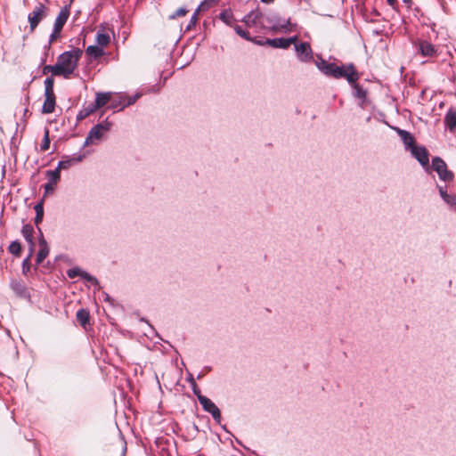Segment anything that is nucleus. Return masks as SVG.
Instances as JSON below:
<instances>
[{
    "instance_id": "nucleus-1",
    "label": "nucleus",
    "mask_w": 456,
    "mask_h": 456,
    "mask_svg": "<svg viewBox=\"0 0 456 456\" xmlns=\"http://www.w3.org/2000/svg\"><path fill=\"white\" fill-rule=\"evenodd\" d=\"M315 65L322 74L330 77L336 79L346 78L348 83L355 82L360 78V74L353 63L338 66L336 63L328 62L320 57L315 61Z\"/></svg>"
},
{
    "instance_id": "nucleus-2",
    "label": "nucleus",
    "mask_w": 456,
    "mask_h": 456,
    "mask_svg": "<svg viewBox=\"0 0 456 456\" xmlns=\"http://www.w3.org/2000/svg\"><path fill=\"white\" fill-rule=\"evenodd\" d=\"M82 54L83 51L80 48H74L59 55L56 64L62 77L68 78L74 73Z\"/></svg>"
},
{
    "instance_id": "nucleus-3",
    "label": "nucleus",
    "mask_w": 456,
    "mask_h": 456,
    "mask_svg": "<svg viewBox=\"0 0 456 456\" xmlns=\"http://www.w3.org/2000/svg\"><path fill=\"white\" fill-rule=\"evenodd\" d=\"M112 124L108 119L94 126L87 134L83 148L92 144H98L106 136Z\"/></svg>"
},
{
    "instance_id": "nucleus-4",
    "label": "nucleus",
    "mask_w": 456,
    "mask_h": 456,
    "mask_svg": "<svg viewBox=\"0 0 456 456\" xmlns=\"http://www.w3.org/2000/svg\"><path fill=\"white\" fill-rule=\"evenodd\" d=\"M265 22L267 26L265 30H271L273 33L291 32L293 26L289 19L281 18L276 13L265 15Z\"/></svg>"
},
{
    "instance_id": "nucleus-5",
    "label": "nucleus",
    "mask_w": 456,
    "mask_h": 456,
    "mask_svg": "<svg viewBox=\"0 0 456 456\" xmlns=\"http://www.w3.org/2000/svg\"><path fill=\"white\" fill-rule=\"evenodd\" d=\"M241 21L248 28H256L261 30L266 29L265 22V14L258 9H255L247 13Z\"/></svg>"
},
{
    "instance_id": "nucleus-6",
    "label": "nucleus",
    "mask_w": 456,
    "mask_h": 456,
    "mask_svg": "<svg viewBox=\"0 0 456 456\" xmlns=\"http://www.w3.org/2000/svg\"><path fill=\"white\" fill-rule=\"evenodd\" d=\"M142 93H136L132 96L126 95L125 94H118L115 98L111 100L110 108L124 110L126 107L133 105L135 102L141 98Z\"/></svg>"
},
{
    "instance_id": "nucleus-7",
    "label": "nucleus",
    "mask_w": 456,
    "mask_h": 456,
    "mask_svg": "<svg viewBox=\"0 0 456 456\" xmlns=\"http://www.w3.org/2000/svg\"><path fill=\"white\" fill-rule=\"evenodd\" d=\"M432 169H434L439 178L444 182H450L453 179L452 172L448 170L446 163L440 157L433 158Z\"/></svg>"
},
{
    "instance_id": "nucleus-8",
    "label": "nucleus",
    "mask_w": 456,
    "mask_h": 456,
    "mask_svg": "<svg viewBox=\"0 0 456 456\" xmlns=\"http://www.w3.org/2000/svg\"><path fill=\"white\" fill-rule=\"evenodd\" d=\"M47 8L45 4L38 3L34 10L28 13V20L29 22L30 30L33 31L40 23V21L46 17Z\"/></svg>"
},
{
    "instance_id": "nucleus-9",
    "label": "nucleus",
    "mask_w": 456,
    "mask_h": 456,
    "mask_svg": "<svg viewBox=\"0 0 456 456\" xmlns=\"http://www.w3.org/2000/svg\"><path fill=\"white\" fill-rule=\"evenodd\" d=\"M199 403L203 410L211 414L214 420L220 424L222 416L219 408L207 396L199 395Z\"/></svg>"
},
{
    "instance_id": "nucleus-10",
    "label": "nucleus",
    "mask_w": 456,
    "mask_h": 456,
    "mask_svg": "<svg viewBox=\"0 0 456 456\" xmlns=\"http://www.w3.org/2000/svg\"><path fill=\"white\" fill-rule=\"evenodd\" d=\"M297 59L302 62H310L314 59L313 50L308 42H301L295 45Z\"/></svg>"
},
{
    "instance_id": "nucleus-11",
    "label": "nucleus",
    "mask_w": 456,
    "mask_h": 456,
    "mask_svg": "<svg viewBox=\"0 0 456 456\" xmlns=\"http://www.w3.org/2000/svg\"><path fill=\"white\" fill-rule=\"evenodd\" d=\"M67 275L70 279H74V278L79 276L82 279H84L85 281L90 282L91 285L99 288L98 280L94 276L91 275L90 273H88L87 272L82 270L81 268H79L77 266L69 269L67 271Z\"/></svg>"
},
{
    "instance_id": "nucleus-12",
    "label": "nucleus",
    "mask_w": 456,
    "mask_h": 456,
    "mask_svg": "<svg viewBox=\"0 0 456 456\" xmlns=\"http://www.w3.org/2000/svg\"><path fill=\"white\" fill-rule=\"evenodd\" d=\"M410 151H411V155L419 162V164L422 167H427V169L429 168V167H428V162H429L428 152L425 147L415 145L414 147H412V149Z\"/></svg>"
},
{
    "instance_id": "nucleus-13",
    "label": "nucleus",
    "mask_w": 456,
    "mask_h": 456,
    "mask_svg": "<svg viewBox=\"0 0 456 456\" xmlns=\"http://www.w3.org/2000/svg\"><path fill=\"white\" fill-rule=\"evenodd\" d=\"M86 157L85 154L76 153L73 154L71 157L66 156L61 160L58 162V169L61 170H66L69 169L73 165L81 162L84 158Z\"/></svg>"
},
{
    "instance_id": "nucleus-14",
    "label": "nucleus",
    "mask_w": 456,
    "mask_h": 456,
    "mask_svg": "<svg viewBox=\"0 0 456 456\" xmlns=\"http://www.w3.org/2000/svg\"><path fill=\"white\" fill-rule=\"evenodd\" d=\"M37 229L39 232V239H38L39 250L37 255L36 263H37V265H40L45 260V258L48 256L49 247H48L47 241L44 238L41 229L39 227H37Z\"/></svg>"
},
{
    "instance_id": "nucleus-15",
    "label": "nucleus",
    "mask_w": 456,
    "mask_h": 456,
    "mask_svg": "<svg viewBox=\"0 0 456 456\" xmlns=\"http://www.w3.org/2000/svg\"><path fill=\"white\" fill-rule=\"evenodd\" d=\"M437 189L441 198L446 203L449 209L456 212V194L448 193L447 186L437 185Z\"/></svg>"
},
{
    "instance_id": "nucleus-16",
    "label": "nucleus",
    "mask_w": 456,
    "mask_h": 456,
    "mask_svg": "<svg viewBox=\"0 0 456 456\" xmlns=\"http://www.w3.org/2000/svg\"><path fill=\"white\" fill-rule=\"evenodd\" d=\"M55 94L54 92H45V102L42 107V113L50 114L54 111Z\"/></svg>"
},
{
    "instance_id": "nucleus-17",
    "label": "nucleus",
    "mask_w": 456,
    "mask_h": 456,
    "mask_svg": "<svg viewBox=\"0 0 456 456\" xmlns=\"http://www.w3.org/2000/svg\"><path fill=\"white\" fill-rule=\"evenodd\" d=\"M21 233H22L24 239L26 240V241L28 243L30 256H32L34 253V250H35V242L33 240V233H34L33 226L28 224H24L21 229Z\"/></svg>"
},
{
    "instance_id": "nucleus-18",
    "label": "nucleus",
    "mask_w": 456,
    "mask_h": 456,
    "mask_svg": "<svg viewBox=\"0 0 456 456\" xmlns=\"http://www.w3.org/2000/svg\"><path fill=\"white\" fill-rule=\"evenodd\" d=\"M69 7L65 5L55 19L53 28L55 30H61L69 16Z\"/></svg>"
},
{
    "instance_id": "nucleus-19",
    "label": "nucleus",
    "mask_w": 456,
    "mask_h": 456,
    "mask_svg": "<svg viewBox=\"0 0 456 456\" xmlns=\"http://www.w3.org/2000/svg\"><path fill=\"white\" fill-rule=\"evenodd\" d=\"M419 51L424 57H433L437 54L435 45L425 40L419 42Z\"/></svg>"
},
{
    "instance_id": "nucleus-20",
    "label": "nucleus",
    "mask_w": 456,
    "mask_h": 456,
    "mask_svg": "<svg viewBox=\"0 0 456 456\" xmlns=\"http://www.w3.org/2000/svg\"><path fill=\"white\" fill-rule=\"evenodd\" d=\"M11 289L12 291L20 297H28L29 293L27 289L26 285L22 281L13 280L11 282Z\"/></svg>"
},
{
    "instance_id": "nucleus-21",
    "label": "nucleus",
    "mask_w": 456,
    "mask_h": 456,
    "mask_svg": "<svg viewBox=\"0 0 456 456\" xmlns=\"http://www.w3.org/2000/svg\"><path fill=\"white\" fill-rule=\"evenodd\" d=\"M445 126L451 133H456V110L450 108L444 117Z\"/></svg>"
},
{
    "instance_id": "nucleus-22",
    "label": "nucleus",
    "mask_w": 456,
    "mask_h": 456,
    "mask_svg": "<svg viewBox=\"0 0 456 456\" xmlns=\"http://www.w3.org/2000/svg\"><path fill=\"white\" fill-rule=\"evenodd\" d=\"M397 133L401 137L406 150L411 151L412 147L416 145L415 139L410 132L398 128Z\"/></svg>"
},
{
    "instance_id": "nucleus-23",
    "label": "nucleus",
    "mask_w": 456,
    "mask_h": 456,
    "mask_svg": "<svg viewBox=\"0 0 456 456\" xmlns=\"http://www.w3.org/2000/svg\"><path fill=\"white\" fill-rule=\"evenodd\" d=\"M218 18L220 20H222L225 25L229 27L233 28L236 25L235 23L237 20L235 19L234 14L230 8L223 10L219 13Z\"/></svg>"
},
{
    "instance_id": "nucleus-24",
    "label": "nucleus",
    "mask_w": 456,
    "mask_h": 456,
    "mask_svg": "<svg viewBox=\"0 0 456 456\" xmlns=\"http://www.w3.org/2000/svg\"><path fill=\"white\" fill-rule=\"evenodd\" d=\"M356 82L357 81L353 82V83H348V84L351 85V86L354 89V93H353L354 96L362 101L360 105L362 107H363V102H365L366 97H367V91L362 86L357 84Z\"/></svg>"
},
{
    "instance_id": "nucleus-25",
    "label": "nucleus",
    "mask_w": 456,
    "mask_h": 456,
    "mask_svg": "<svg viewBox=\"0 0 456 456\" xmlns=\"http://www.w3.org/2000/svg\"><path fill=\"white\" fill-rule=\"evenodd\" d=\"M110 93H97L94 103H92L94 109L98 110L105 106L110 101H111Z\"/></svg>"
},
{
    "instance_id": "nucleus-26",
    "label": "nucleus",
    "mask_w": 456,
    "mask_h": 456,
    "mask_svg": "<svg viewBox=\"0 0 456 456\" xmlns=\"http://www.w3.org/2000/svg\"><path fill=\"white\" fill-rule=\"evenodd\" d=\"M265 43L273 48L288 49L286 38H265Z\"/></svg>"
},
{
    "instance_id": "nucleus-27",
    "label": "nucleus",
    "mask_w": 456,
    "mask_h": 456,
    "mask_svg": "<svg viewBox=\"0 0 456 456\" xmlns=\"http://www.w3.org/2000/svg\"><path fill=\"white\" fill-rule=\"evenodd\" d=\"M86 53L94 60H97L101 58L102 55H104L105 52L103 48L96 45L87 46V48L86 49Z\"/></svg>"
},
{
    "instance_id": "nucleus-28",
    "label": "nucleus",
    "mask_w": 456,
    "mask_h": 456,
    "mask_svg": "<svg viewBox=\"0 0 456 456\" xmlns=\"http://www.w3.org/2000/svg\"><path fill=\"white\" fill-rule=\"evenodd\" d=\"M95 41L97 45L103 48L110 44V37L108 33L99 30L96 34Z\"/></svg>"
},
{
    "instance_id": "nucleus-29",
    "label": "nucleus",
    "mask_w": 456,
    "mask_h": 456,
    "mask_svg": "<svg viewBox=\"0 0 456 456\" xmlns=\"http://www.w3.org/2000/svg\"><path fill=\"white\" fill-rule=\"evenodd\" d=\"M34 209L36 211V217H35V224L38 226V224L42 222L44 217V200H42L38 203H37L34 207Z\"/></svg>"
},
{
    "instance_id": "nucleus-30",
    "label": "nucleus",
    "mask_w": 456,
    "mask_h": 456,
    "mask_svg": "<svg viewBox=\"0 0 456 456\" xmlns=\"http://www.w3.org/2000/svg\"><path fill=\"white\" fill-rule=\"evenodd\" d=\"M76 317H77V322L84 327L86 328V324L89 323V318H90V315H89V312L86 309H79L77 312V314H76Z\"/></svg>"
},
{
    "instance_id": "nucleus-31",
    "label": "nucleus",
    "mask_w": 456,
    "mask_h": 456,
    "mask_svg": "<svg viewBox=\"0 0 456 456\" xmlns=\"http://www.w3.org/2000/svg\"><path fill=\"white\" fill-rule=\"evenodd\" d=\"M96 110L94 109V105L91 103L88 106L84 107L77 115V120L81 121L87 117H89L92 113H94Z\"/></svg>"
},
{
    "instance_id": "nucleus-32",
    "label": "nucleus",
    "mask_w": 456,
    "mask_h": 456,
    "mask_svg": "<svg viewBox=\"0 0 456 456\" xmlns=\"http://www.w3.org/2000/svg\"><path fill=\"white\" fill-rule=\"evenodd\" d=\"M61 169H58V167L54 170L46 171V176L48 177V182L52 183L57 184V183L61 179Z\"/></svg>"
},
{
    "instance_id": "nucleus-33",
    "label": "nucleus",
    "mask_w": 456,
    "mask_h": 456,
    "mask_svg": "<svg viewBox=\"0 0 456 456\" xmlns=\"http://www.w3.org/2000/svg\"><path fill=\"white\" fill-rule=\"evenodd\" d=\"M8 250L11 254L19 256L21 252V246L18 240H13L8 247Z\"/></svg>"
},
{
    "instance_id": "nucleus-34",
    "label": "nucleus",
    "mask_w": 456,
    "mask_h": 456,
    "mask_svg": "<svg viewBox=\"0 0 456 456\" xmlns=\"http://www.w3.org/2000/svg\"><path fill=\"white\" fill-rule=\"evenodd\" d=\"M49 72H51L53 76H61V72H60V68H59V66H57V64H55V65H45L43 68V74L44 75H46Z\"/></svg>"
},
{
    "instance_id": "nucleus-35",
    "label": "nucleus",
    "mask_w": 456,
    "mask_h": 456,
    "mask_svg": "<svg viewBox=\"0 0 456 456\" xmlns=\"http://www.w3.org/2000/svg\"><path fill=\"white\" fill-rule=\"evenodd\" d=\"M233 28H234V30H235L236 34H237L238 36H240V37H242L243 39H245V40H247V41L251 40V37H252L250 36L249 32H248L247 29L242 28H241L240 26H239V25H235V26L233 27Z\"/></svg>"
},
{
    "instance_id": "nucleus-36",
    "label": "nucleus",
    "mask_w": 456,
    "mask_h": 456,
    "mask_svg": "<svg viewBox=\"0 0 456 456\" xmlns=\"http://www.w3.org/2000/svg\"><path fill=\"white\" fill-rule=\"evenodd\" d=\"M61 30H55V28H53L52 34L49 37L48 44L45 46V49L49 50L52 46V44L57 40L61 36Z\"/></svg>"
},
{
    "instance_id": "nucleus-37",
    "label": "nucleus",
    "mask_w": 456,
    "mask_h": 456,
    "mask_svg": "<svg viewBox=\"0 0 456 456\" xmlns=\"http://www.w3.org/2000/svg\"><path fill=\"white\" fill-rule=\"evenodd\" d=\"M40 148L42 151H46L50 148L49 130L47 128L45 130V135Z\"/></svg>"
},
{
    "instance_id": "nucleus-38",
    "label": "nucleus",
    "mask_w": 456,
    "mask_h": 456,
    "mask_svg": "<svg viewBox=\"0 0 456 456\" xmlns=\"http://www.w3.org/2000/svg\"><path fill=\"white\" fill-rule=\"evenodd\" d=\"M200 9V6L198 7V9L195 11V12L191 17V20H190L188 25L186 26L185 31H189L193 27H195V25L198 21V14H199Z\"/></svg>"
},
{
    "instance_id": "nucleus-39",
    "label": "nucleus",
    "mask_w": 456,
    "mask_h": 456,
    "mask_svg": "<svg viewBox=\"0 0 456 456\" xmlns=\"http://www.w3.org/2000/svg\"><path fill=\"white\" fill-rule=\"evenodd\" d=\"M53 86H54V79L52 77H47L45 79V92H54L53 91Z\"/></svg>"
},
{
    "instance_id": "nucleus-40",
    "label": "nucleus",
    "mask_w": 456,
    "mask_h": 456,
    "mask_svg": "<svg viewBox=\"0 0 456 456\" xmlns=\"http://www.w3.org/2000/svg\"><path fill=\"white\" fill-rule=\"evenodd\" d=\"M187 12H188V10L185 7H181V8L177 9L174 13H172L169 16V19L175 20L178 17H183V16L186 15Z\"/></svg>"
},
{
    "instance_id": "nucleus-41",
    "label": "nucleus",
    "mask_w": 456,
    "mask_h": 456,
    "mask_svg": "<svg viewBox=\"0 0 456 456\" xmlns=\"http://www.w3.org/2000/svg\"><path fill=\"white\" fill-rule=\"evenodd\" d=\"M30 253L28 256L22 261V272L23 273H27L30 270Z\"/></svg>"
},
{
    "instance_id": "nucleus-42",
    "label": "nucleus",
    "mask_w": 456,
    "mask_h": 456,
    "mask_svg": "<svg viewBox=\"0 0 456 456\" xmlns=\"http://www.w3.org/2000/svg\"><path fill=\"white\" fill-rule=\"evenodd\" d=\"M191 388H192V392L193 394L197 396V399L199 400V395L200 396H204L203 395H201L200 393V388L198 387L197 384L195 381H193L192 383V386H191Z\"/></svg>"
},
{
    "instance_id": "nucleus-43",
    "label": "nucleus",
    "mask_w": 456,
    "mask_h": 456,
    "mask_svg": "<svg viewBox=\"0 0 456 456\" xmlns=\"http://www.w3.org/2000/svg\"><path fill=\"white\" fill-rule=\"evenodd\" d=\"M55 185L56 184L52 183L51 182H48L47 183H45L44 185L45 194L52 192L53 191Z\"/></svg>"
},
{
    "instance_id": "nucleus-44",
    "label": "nucleus",
    "mask_w": 456,
    "mask_h": 456,
    "mask_svg": "<svg viewBox=\"0 0 456 456\" xmlns=\"http://www.w3.org/2000/svg\"><path fill=\"white\" fill-rule=\"evenodd\" d=\"M220 0H204L200 6V7L204 6V5L211 6V5L216 4Z\"/></svg>"
},
{
    "instance_id": "nucleus-45",
    "label": "nucleus",
    "mask_w": 456,
    "mask_h": 456,
    "mask_svg": "<svg viewBox=\"0 0 456 456\" xmlns=\"http://www.w3.org/2000/svg\"><path fill=\"white\" fill-rule=\"evenodd\" d=\"M286 41H287V45H288V48L292 45L294 44V45L296 44H297V36H294V37H288L286 38Z\"/></svg>"
},
{
    "instance_id": "nucleus-46",
    "label": "nucleus",
    "mask_w": 456,
    "mask_h": 456,
    "mask_svg": "<svg viewBox=\"0 0 456 456\" xmlns=\"http://www.w3.org/2000/svg\"><path fill=\"white\" fill-rule=\"evenodd\" d=\"M249 42H252V43H254L255 45H267L265 43V40L257 39V37H251V40H249Z\"/></svg>"
},
{
    "instance_id": "nucleus-47",
    "label": "nucleus",
    "mask_w": 456,
    "mask_h": 456,
    "mask_svg": "<svg viewBox=\"0 0 456 456\" xmlns=\"http://www.w3.org/2000/svg\"><path fill=\"white\" fill-rule=\"evenodd\" d=\"M187 380L191 383V386H192L193 381H195L191 374H189Z\"/></svg>"
},
{
    "instance_id": "nucleus-48",
    "label": "nucleus",
    "mask_w": 456,
    "mask_h": 456,
    "mask_svg": "<svg viewBox=\"0 0 456 456\" xmlns=\"http://www.w3.org/2000/svg\"><path fill=\"white\" fill-rule=\"evenodd\" d=\"M387 2L392 7H394L396 4V0H387Z\"/></svg>"
},
{
    "instance_id": "nucleus-49",
    "label": "nucleus",
    "mask_w": 456,
    "mask_h": 456,
    "mask_svg": "<svg viewBox=\"0 0 456 456\" xmlns=\"http://www.w3.org/2000/svg\"><path fill=\"white\" fill-rule=\"evenodd\" d=\"M262 3H265V4H272L274 2V0H260Z\"/></svg>"
},
{
    "instance_id": "nucleus-50",
    "label": "nucleus",
    "mask_w": 456,
    "mask_h": 456,
    "mask_svg": "<svg viewBox=\"0 0 456 456\" xmlns=\"http://www.w3.org/2000/svg\"><path fill=\"white\" fill-rule=\"evenodd\" d=\"M204 375H205L204 372H200V373L198 374L197 379H200Z\"/></svg>"
},
{
    "instance_id": "nucleus-51",
    "label": "nucleus",
    "mask_w": 456,
    "mask_h": 456,
    "mask_svg": "<svg viewBox=\"0 0 456 456\" xmlns=\"http://www.w3.org/2000/svg\"><path fill=\"white\" fill-rule=\"evenodd\" d=\"M404 2H410V0H404Z\"/></svg>"
}]
</instances>
